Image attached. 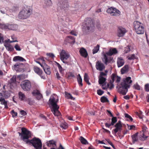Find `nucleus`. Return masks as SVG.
<instances>
[{
  "label": "nucleus",
  "instance_id": "6",
  "mask_svg": "<svg viewBox=\"0 0 149 149\" xmlns=\"http://www.w3.org/2000/svg\"><path fill=\"white\" fill-rule=\"evenodd\" d=\"M20 85L21 88L25 91H30L31 88V82L28 80H25L22 81Z\"/></svg>",
  "mask_w": 149,
  "mask_h": 149
},
{
  "label": "nucleus",
  "instance_id": "40",
  "mask_svg": "<svg viewBox=\"0 0 149 149\" xmlns=\"http://www.w3.org/2000/svg\"><path fill=\"white\" fill-rule=\"evenodd\" d=\"M0 102L1 104L4 105L7 103V101L5 100V98L3 97H0Z\"/></svg>",
  "mask_w": 149,
  "mask_h": 149
},
{
  "label": "nucleus",
  "instance_id": "37",
  "mask_svg": "<svg viewBox=\"0 0 149 149\" xmlns=\"http://www.w3.org/2000/svg\"><path fill=\"white\" fill-rule=\"evenodd\" d=\"M100 46L99 45H97V46L94 47L93 50V53L94 54L97 53L99 49Z\"/></svg>",
  "mask_w": 149,
  "mask_h": 149
},
{
  "label": "nucleus",
  "instance_id": "33",
  "mask_svg": "<svg viewBox=\"0 0 149 149\" xmlns=\"http://www.w3.org/2000/svg\"><path fill=\"white\" fill-rule=\"evenodd\" d=\"M47 146H48L50 147L51 145H53L55 146H56V142L53 140H50L47 142Z\"/></svg>",
  "mask_w": 149,
  "mask_h": 149
},
{
  "label": "nucleus",
  "instance_id": "34",
  "mask_svg": "<svg viewBox=\"0 0 149 149\" xmlns=\"http://www.w3.org/2000/svg\"><path fill=\"white\" fill-rule=\"evenodd\" d=\"M8 24H3L0 23V28L2 29L6 30L8 29Z\"/></svg>",
  "mask_w": 149,
  "mask_h": 149
},
{
  "label": "nucleus",
  "instance_id": "7",
  "mask_svg": "<svg viewBox=\"0 0 149 149\" xmlns=\"http://www.w3.org/2000/svg\"><path fill=\"white\" fill-rule=\"evenodd\" d=\"M86 27L85 29L86 33L89 31H92L94 29V24L93 20L91 18H88L85 20Z\"/></svg>",
  "mask_w": 149,
  "mask_h": 149
},
{
  "label": "nucleus",
  "instance_id": "25",
  "mask_svg": "<svg viewBox=\"0 0 149 149\" xmlns=\"http://www.w3.org/2000/svg\"><path fill=\"white\" fill-rule=\"evenodd\" d=\"M13 60L14 61H17L21 62L26 61V60L24 58L19 56H15L13 58Z\"/></svg>",
  "mask_w": 149,
  "mask_h": 149
},
{
  "label": "nucleus",
  "instance_id": "21",
  "mask_svg": "<svg viewBox=\"0 0 149 149\" xmlns=\"http://www.w3.org/2000/svg\"><path fill=\"white\" fill-rule=\"evenodd\" d=\"M59 107L52 109V111L55 116H59L61 115V113L58 110Z\"/></svg>",
  "mask_w": 149,
  "mask_h": 149
},
{
  "label": "nucleus",
  "instance_id": "16",
  "mask_svg": "<svg viewBox=\"0 0 149 149\" xmlns=\"http://www.w3.org/2000/svg\"><path fill=\"white\" fill-rule=\"evenodd\" d=\"M111 118V123H105V126L109 128L111 126H113L114 125V124L116 123L117 120V118L115 117H112Z\"/></svg>",
  "mask_w": 149,
  "mask_h": 149
},
{
  "label": "nucleus",
  "instance_id": "45",
  "mask_svg": "<svg viewBox=\"0 0 149 149\" xmlns=\"http://www.w3.org/2000/svg\"><path fill=\"white\" fill-rule=\"evenodd\" d=\"M56 65L59 69L60 72H61L63 71V68L61 65L58 63L56 62Z\"/></svg>",
  "mask_w": 149,
  "mask_h": 149
},
{
  "label": "nucleus",
  "instance_id": "19",
  "mask_svg": "<svg viewBox=\"0 0 149 149\" xmlns=\"http://www.w3.org/2000/svg\"><path fill=\"white\" fill-rule=\"evenodd\" d=\"M19 99L21 101H26L27 100V98L26 97L24 94L22 92H19L18 93Z\"/></svg>",
  "mask_w": 149,
  "mask_h": 149
},
{
  "label": "nucleus",
  "instance_id": "30",
  "mask_svg": "<svg viewBox=\"0 0 149 149\" xmlns=\"http://www.w3.org/2000/svg\"><path fill=\"white\" fill-rule=\"evenodd\" d=\"M138 133H136L132 136V142L134 143L135 142L137 141L138 140L137 138Z\"/></svg>",
  "mask_w": 149,
  "mask_h": 149
},
{
  "label": "nucleus",
  "instance_id": "36",
  "mask_svg": "<svg viewBox=\"0 0 149 149\" xmlns=\"http://www.w3.org/2000/svg\"><path fill=\"white\" fill-rule=\"evenodd\" d=\"M60 127L64 129H66L68 127V125L67 123L65 122H62L61 124Z\"/></svg>",
  "mask_w": 149,
  "mask_h": 149
},
{
  "label": "nucleus",
  "instance_id": "61",
  "mask_svg": "<svg viewBox=\"0 0 149 149\" xmlns=\"http://www.w3.org/2000/svg\"><path fill=\"white\" fill-rule=\"evenodd\" d=\"M36 62L37 63L39 64L42 67L44 65V64H45V63H41L39 61H36Z\"/></svg>",
  "mask_w": 149,
  "mask_h": 149
},
{
  "label": "nucleus",
  "instance_id": "3",
  "mask_svg": "<svg viewBox=\"0 0 149 149\" xmlns=\"http://www.w3.org/2000/svg\"><path fill=\"white\" fill-rule=\"evenodd\" d=\"M32 7L26 6L24 7L19 13L18 18L20 19H25L29 17L32 13Z\"/></svg>",
  "mask_w": 149,
  "mask_h": 149
},
{
  "label": "nucleus",
  "instance_id": "56",
  "mask_svg": "<svg viewBox=\"0 0 149 149\" xmlns=\"http://www.w3.org/2000/svg\"><path fill=\"white\" fill-rule=\"evenodd\" d=\"M70 33L72 34V35H74V36H77V32L74 30H72L70 32Z\"/></svg>",
  "mask_w": 149,
  "mask_h": 149
},
{
  "label": "nucleus",
  "instance_id": "60",
  "mask_svg": "<svg viewBox=\"0 0 149 149\" xmlns=\"http://www.w3.org/2000/svg\"><path fill=\"white\" fill-rule=\"evenodd\" d=\"M135 128V126L134 125H128V128L129 130H132Z\"/></svg>",
  "mask_w": 149,
  "mask_h": 149
},
{
  "label": "nucleus",
  "instance_id": "49",
  "mask_svg": "<svg viewBox=\"0 0 149 149\" xmlns=\"http://www.w3.org/2000/svg\"><path fill=\"white\" fill-rule=\"evenodd\" d=\"M114 74H115V79L116 78V83H118L120 81V77H118V76H117L116 74L115 73H113Z\"/></svg>",
  "mask_w": 149,
  "mask_h": 149
},
{
  "label": "nucleus",
  "instance_id": "55",
  "mask_svg": "<svg viewBox=\"0 0 149 149\" xmlns=\"http://www.w3.org/2000/svg\"><path fill=\"white\" fill-rule=\"evenodd\" d=\"M107 74L106 73H104L103 72H100V75L99 77H103V76H107Z\"/></svg>",
  "mask_w": 149,
  "mask_h": 149
},
{
  "label": "nucleus",
  "instance_id": "46",
  "mask_svg": "<svg viewBox=\"0 0 149 149\" xmlns=\"http://www.w3.org/2000/svg\"><path fill=\"white\" fill-rule=\"evenodd\" d=\"M125 117L129 119L131 121H133V119L127 113H125Z\"/></svg>",
  "mask_w": 149,
  "mask_h": 149
},
{
  "label": "nucleus",
  "instance_id": "53",
  "mask_svg": "<svg viewBox=\"0 0 149 149\" xmlns=\"http://www.w3.org/2000/svg\"><path fill=\"white\" fill-rule=\"evenodd\" d=\"M15 48L17 51H20L21 49L18 44H16L15 46Z\"/></svg>",
  "mask_w": 149,
  "mask_h": 149
},
{
  "label": "nucleus",
  "instance_id": "4",
  "mask_svg": "<svg viewBox=\"0 0 149 149\" xmlns=\"http://www.w3.org/2000/svg\"><path fill=\"white\" fill-rule=\"evenodd\" d=\"M118 53V51L116 48H112L109 49L108 52L103 54L104 58L102 61L104 64L107 65L110 63L111 60L110 57H108L107 55L111 56Z\"/></svg>",
  "mask_w": 149,
  "mask_h": 149
},
{
  "label": "nucleus",
  "instance_id": "15",
  "mask_svg": "<svg viewBox=\"0 0 149 149\" xmlns=\"http://www.w3.org/2000/svg\"><path fill=\"white\" fill-rule=\"evenodd\" d=\"M127 32L126 29L122 27H119L118 30L117 36L119 37L123 36Z\"/></svg>",
  "mask_w": 149,
  "mask_h": 149
},
{
  "label": "nucleus",
  "instance_id": "50",
  "mask_svg": "<svg viewBox=\"0 0 149 149\" xmlns=\"http://www.w3.org/2000/svg\"><path fill=\"white\" fill-rule=\"evenodd\" d=\"M97 94L99 95H101L103 94L104 91L101 90L99 89L97 90Z\"/></svg>",
  "mask_w": 149,
  "mask_h": 149
},
{
  "label": "nucleus",
  "instance_id": "5",
  "mask_svg": "<svg viewBox=\"0 0 149 149\" xmlns=\"http://www.w3.org/2000/svg\"><path fill=\"white\" fill-rule=\"evenodd\" d=\"M134 27L136 33L138 34H143L144 32V28L143 24L138 21L134 22Z\"/></svg>",
  "mask_w": 149,
  "mask_h": 149
},
{
  "label": "nucleus",
  "instance_id": "9",
  "mask_svg": "<svg viewBox=\"0 0 149 149\" xmlns=\"http://www.w3.org/2000/svg\"><path fill=\"white\" fill-rule=\"evenodd\" d=\"M60 57L61 60L65 63L68 64V62L65 61L69 57L70 55L65 50H63L61 51L60 54Z\"/></svg>",
  "mask_w": 149,
  "mask_h": 149
},
{
  "label": "nucleus",
  "instance_id": "2",
  "mask_svg": "<svg viewBox=\"0 0 149 149\" xmlns=\"http://www.w3.org/2000/svg\"><path fill=\"white\" fill-rule=\"evenodd\" d=\"M132 82V81L130 77H128L123 79L120 84L117 87L118 92L123 95H125L128 91V88H130Z\"/></svg>",
  "mask_w": 149,
  "mask_h": 149
},
{
  "label": "nucleus",
  "instance_id": "18",
  "mask_svg": "<svg viewBox=\"0 0 149 149\" xmlns=\"http://www.w3.org/2000/svg\"><path fill=\"white\" fill-rule=\"evenodd\" d=\"M45 73L47 74L50 75L51 74L50 67L46 63L42 67Z\"/></svg>",
  "mask_w": 149,
  "mask_h": 149
},
{
  "label": "nucleus",
  "instance_id": "54",
  "mask_svg": "<svg viewBox=\"0 0 149 149\" xmlns=\"http://www.w3.org/2000/svg\"><path fill=\"white\" fill-rule=\"evenodd\" d=\"M144 133V132H143V134L141 139V140L143 141L145 140L146 139H147L148 137V136H146L145 135Z\"/></svg>",
  "mask_w": 149,
  "mask_h": 149
},
{
  "label": "nucleus",
  "instance_id": "11",
  "mask_svg": "<svg viewBox=\"0 0 149 149\" xmlns=\"http://www.w3.org/2000/svg\"><path fill=\"white\" fill-rule=\"evenodd\" d=\"M15 70L17 72H23L24 71V65L22 63H17L13 66Z\"/></svg>",
  "mask_w": 149,
  "mask_h": 149
},
{
  "label": "nucleus",
  "instance_id": "8",
  "mask_svg": "<svg viewBox=\"0 0 149 149\" xmlns=\"http://www.w3.org/2000/svg\"><path fill=\"white\" fill-rule=\"evenodd\" d=\"M107 12L110 13L111 16H118L120 14V12L119 10L113 7L108 9Z\"/></svg>",
  "mask_w": 149,
  "mask_h": 149
},
{
  "label": "nucleus",
  "instance_id": "57",
  "mask_svg": "<svg viewBox=\"0 0 149 149\" xmlns=\"http://www.w3.org/2000/svg\"><path fill=\"white\" fill-rule=\"evenodd\" d=\"M11 112V114L13 117L17 116V113L16 112H15L13 110H12Z\"/></svg>",
  "mask_w": 149,
  "mask_h": 149
},
{
  "label": "nucleus",
  "instance_id": "20",
  "mask_svg": "<svg viewBox=\"0 0 149 149\" xmlns=\"http://www.w3.org/2000/svg\"><path fill=\"white\" fill-rule=\"evenodd\" d=\"M79 52L81 55L85 57L86 58L88 55L87 52L86 50L83 47L80 48L79 50Z\"/></svg>",
  "mask_w": 149,
  "mask_h": 149
},
{
  "label": "nucleus",
  "instance_id": "23",
  "mask_svg": "<svg viewBox=\"0 0 149 149\" xmlns=\"http://www.w3.org/2000/svg\"><path fill=\"white\" fill-rule=\"evenodd\" d=\"M33 70L36 74L40 76H41V75L42 73V70L37 66H35L34 67Z\"/></svg>",
  "mask_w": 149,
  "mask_h": 149
},
{
  "label": "nucleus",
  "instance_id": "38",
  "mask_svg": "<svg viewBox=\"0 0 149 149\" xmlns=\"http://www.w3.org/2000/svg\"><path fill=\"white\" fill-rule=\"evenodd\" d=\"M100 101L102 103H105L109 102V101L107 98L104 96H103L101 97Z\"/></svg>",
  "mask_w": 149,
  "mask_h": 149
},
{
  "label": "nucleus",
  "instance_id": "24",
  "mask_svg": "<svg viewBox=\"0 0 149 149\" xmlns=\"http://www.w3.org/2000/svg\"><path fill=\"white\" fill-rule=\"evenodd\" d=\"M8 29L12 30H16L18 29V26L16 24H8Z\"/></svg>",
  "mask_w": 149,
  "mask_h": 149
},
{
  "label": "nucleus",
  "instance_id": "48",
  "mask_svg": "<svg viewBox=\"0 0 149 149\" xmlns=\"http://www.w3.org/2000/svg\"><path fill=\"white\" fill-rule=\"evenodd\" d=\"M130 50V47L129 46H127L126 47L124 50V52L125 53H127L129 52Z\"/></svg>",
  "mask_w": 149,
  "mask_h": 149
},
{
  "label": "nucleus",
  "instance_id": "35",
  "mask_svg": "<svg viewBox=\"0 0 149 149\" xmlns=\"http://www.w3.org/2000/svg\"><path fill=\"white\" fill-rule=\"evenodd\" d=\"M80 140L81 143L83 144L86 145V144H88V143L86 140L82 136H81L80 137Z\"/></svg>",
  "mask_w": 149,
  "mask_h": 149
},
{
  "label": "nucleus",
  "instance_id": "62",
  "mask_svg": "<svg viewBox=\"0 0 149 149\" xmlns=\"http://www.w3.org/2000/svg\"><path fill=\"white\" fill-rule=\"evenodd\" d=\"M3 36H2V34L0 33V43H1V42H3Z\"/></svg>",
  "mask_w": 149,
  "mask_h": 149
},
{
  "label": "nucleus",
  "instance_id": "17",
  "mask_svg": "<svg viewBox=\"0 0 149 149\" xmlns=\"http://www.w3.org/2000/svg\"><path fill=\"white\" fill-rule=\"evenodd\" d=\"M32 94L34 96L37 95V98L38 100L41 99L42 98V95L40 93V91L37 90H34L32 92Z\"/></svg>",
  "mask_w": 149,
  "mask_h": 149
},
{
  "label": "nucleus",
  "instance_id": "59",
  "mask_svg": "<svg viewBox=\"0 0 149 149\" xmlns=\"http://www.w3.org/2000/svg\"><path fill=\"white\" fill-rule=\"evenodd\" d=\"M74 74L71 72L69 73L68 74V77L69 78H70L71 77H74Z\"/></svg>",
  "mask_w": 149,
  "mask_h": 149
},
{
  "label": "nucleus",
  "instance_id": "26",
  "mask_svg": "<svg viewBox=\"0 0 149 149\" xmlns=\"http://www.w3.org/2000/svg\"><path fill=\"white\" fill-rule=\"evenodd\" d=\"M66 40L68 43L71 44L74 43L75 42L74 38L71 36H67Z\"/></svg>",
  "mask_w": 149,
  "mask_h": 149
},
{
  "label": "nucleus",
  "instance_id": "39",
  "mask_svg": "<svg viewBox=\"0 0 149 149\" xmlns=\"http://www.w3.org/2000/svg\"><path fill=\"white\" fill-rule=\"evenodd\" d=\"M6 49L9 51H13L14 49L13 47L10 45H8L5 46Z\"/></svg>",
  "mask_w": 149,
  "mask_h": 149
},
{
  "label": "nucleus",
  "instance_id": "43",
  "mask_svg": "<svg viewBox=\"0 0 149 149\" xmlns=\"http://www.w3.org/2000/svg\"><path fill=\"white\" fill-rule=\"evenodd\" d=\"M133 87L135 89L138 90H139L140 89V86L137 83L134 85Z\"/></svg>",
  "mask_w": 149,
  "mask_h": 149
},
{
  "label": "nucleus",
  "instance_id": "27",
  "mask_svg": "<svg viewBox=\"0 0 149 149\" xmlns=\"http://www.w3.org/2000/svg\"><path fill=\"white\" fill-rule=\"evenodd\" d=\"M129 66L127 65H125L121 70V73L123 74L127 72L128 70Z\"/></svg>",
  "mask_w": 149,
  "mask_h": 149
},
{
  "label": "nucleus",
  "instance_id": "41",
  "mask_svg": "<svg viewBox=\"0 0 149 149\" xmlns=\"http://www.w3.org/2000/svg\"><path fill=\"white\" fill-rule=\"evenodd\" d=\"M4 97L6 98H8L10 96V94L8 91H5L3 92Z\"/></svg>",
  "mask_w": 149,
  "mask_h": 149
},
{
  "label": "nucleus",
  "instance_id": "42",
  "mask_svg": "<svg viewBox=\"0 0 149 149\" xmlns=\"http://www.w3.org/2000/svg\"><path fill=\"white\" fill-rule=\"evenodd\" d=\"M45 1L47 5L49 6H51L52 5V3L51 0H45Z\"/></svg>",
  "mask_w": 149,
  "mask_h": 149
},
{
  "label": "nucleus",
  "instance_id": "29",
  "mask_svg": "<svg viewBox=\"0 0 149 149\" xmlns=\"http://www.w3.org/2000/svg\"><path fill=\"white\" fill-rule=\"evenodd\" d=\"M65 94L66 97L68 99H70L73 100H74L75 98L73 97L72 95L69 93H68L66 92H65Z\"/></svg>",
  "mask_w": 149,
  "mask_h": 149
},
{
  "label": "nucleus",
  "instance_id": "14",
  "mask_svg": "<svg viewBox=\"0 0 149 149\" xmlns=\"http://www.w3.org/2000/svg\"><path fill=\"white\" fill-rule=\"evenodd\" d=\"M114 127H116V128L113 131L115 134H116L118 131H120L122 127L121 121L120 120H119L114 125Z\"/></svg>",
  "mask_w": 149,
  "mask_h": 149
},
{
  "label": "nucleus",
  "instance_id": "32",
  "mask_svg": "<svg viewBox=\"0 0 149 149\" xmlns=\"http://www.w3.org/2000/svg\"><path fill=\"white\" fill-rule=\"evenodd\" d=\"M99 79L98 82L100 84H103L106 80V78L103 77H99Z\"/></svg>",
  "mask_w": 149,
  "mask_h": 149
},
{
  "label": "nucleus",
  "instance_id": "28",
  "mask_svg": "<svg viewBox=\"0 0 149 149\" xmlns=\"http://www.w3.org/2000/svg\"><path fill=\"white\" fill-rule=\"evenodd\" d=\"M77 80L79 86H83L82 79L79 74L77 76Z\"/></svg>",
  "mask_w": 149,
  "mask_h": 149
},
{
  "label": "nucleus",
  "instance_id": "58",
  "mask_svg": "<svg viewBox=\"0 0 149 149\" xmlns=\"http://www.w3.org/2000/svg\"><path fill=\"white\" fill-rule=\"evenodd\" d=\"M20 113L23 116H25L27 114L26 112L23 110H21Z\"/></svg>",
  "mask_w": 149,
  "mask_h": 149
},
{
  "label": "nucleus",
  "instance_id": "10",
  "mask_svg": "<svg viewBox=\"0 0 149 149\" xmlns=\"http://www.w3.org/2000/svg\"><path fill=\"white\" fill-rule=\"evenodd\" d=\"M58 99L57 97L55 96L51 97L49 100V103L52 107V109L58 107L57 104Z\"/></svg>",
  "mask_w": 149,
  "mask_h": 149
},
{
  "label": "nucleus",
  "instance_id": "51",
  "mask_svg": "<svg viewBox=\"0 0 149 149\" xmlns=\"http://www.w3.org/2000/svg\"><path fill=\"white\" fill-rule=\"evenodd\" d=\"M135 58V56L134 54H132L128 58L129 60H133Z\"/></svg>",
  "mask_w": 149,
  "mask_h": 149
},
{
  "label": "nucleus",
  "instance_id": "64",
  "mask_svg": "<svg viewBox=\"0 0 149 149\" xmlns=\"http://www.w3.org/2000/svg\"><path fill=\"white\" fill-rule=\"evenodd\" d=\"M124 98L127 100H129L130 98V97L128 95H127L123 97Z\"/></svg>",
  "mask_w": 149,
  "mask_h": 149
},
{
  "label": "nucleus",
  "instance_id": "47",
  "mask_svg": "<svg viewBox=\"0 0 149 149\" xmlns=\"http://www.w3.org/2000/svg\"><path fill=\"white\" fill-rule=\"evenodd\" d=\"M144 89L146 92H149V84H147L145 85Z\"/></svg>",
  "mask_w": 149,
  "mask_h": 149
},
{
  "label": "nucleus",
  "instance_id": "63",
  "mask_svg": "<svg viewBox=\"0 0 149 149\" xmlns=\"http://www.w3.org/2000/svg\"><path fill=\"white\" fill-rule=\"evenodd\" d=\"M147 129V128L146 126H143L142 127V131L143 132L145 133Z\"/></svg>",
  "mask_w": 149,
  "mask_h": 149
},
{
  "label": "nucleus",
  "instance_id": "31",
  "mask_svg": "<svg viewBox=\"0 0 149 149\" xmlns=\"http://www.w3.org/2000/svg\"><path fill=\"white\" fill-rule=\"evenodd\" d=\"M84 81L89 85L91 84V83L89 82V78L87 74L85 73L84 75Z\"/></svg>",
  "mask_w": 149,
  "mask_h": 149
},
{
  "label": "nucleus",
  "instance_id": "22",
  "mask_svg": "<svg viewBox=\"0 0 149 149\" xmlns=\"http://www.w3.org/2000/svg\"><path fill=\"white\" fill-rule=\"evenodd\" d=\"M124 60L121 57L118 58L117 61L118 67L119 68L123 65L124 64Z\"/></svg>",
  "mask_w": 149,
  "mask_h": 149
},
{
  "label": "nucleus",
  "instance_id": "52",
  "mask_svg": "<svg viewBox=\"0 0 149 149\" xmlns=\"http://www.w3.org/2000/svg\"><path fill=\"white\" fill-rule=\"evenodd\" d=\"M47 56H49V57L52 58H53L55 57L54 55L52 53H47L46 54Z\"/></svg>",
  "mask_w": 149,
  "mask_h": 149
},
{
  "label": "nucleus",
  "instance_id": "44",
  "mask_svg": "<svg viewBox=\"0 0 149 149\" xmlns=\"http://www.w3.org/2000/svg\"><path fill=\"white\" fill-rule=\"evenodd\" d=\"M16 81V77L13 76L10 79V84L15 83Z\"/></svg>",
  "mask_w": 149,
  "mask_h": 149
},
{
  "label": "nucleus",
  "instance_id": "1",
  "mask_svg": "<svg viewBox=\"0 0 149 149\" xmlns=\"http://www.w3.org/2000/svg\"><path fill=\"white\" fill-rule=\"evenodd\" d=\"M21 131V132L18 133L22 140L26 143L31 144L35 149H42V144L39 138L34 137L32 139L29 140V139L31 137V132L25 127H22Z\"/></svg>",
  "mask_w": 149,
  "mask_h": 149
},
{
  "label": "nucleus",
  "instance_id": "12",
  "mask_svg": "<svg viewBox=\"0 0 149 149\" xmlns=\"http://www.w3.org/2000/svg\"><path fill=\"white\" fill-rule=\"evenodd\" d=\"M115 74H112L111 76L112 80H110L109 83H108L106 86L107 88H109L110 90L112 89L114 87L113 83L115 81Z\"/></svg>",
  "mask_w": 149,
  "mask_h": 149
},
{
  "label": "nucleus",
  "instance_id": "13",
  "mask_svg": "<svg viewBox=\"0 0 149 149\" xmlns=\"http://www.w3.org/2000/svg\"><path fill=\"white\" fill-rule=\"evenodd\" d=\"M95 67L96 69L100 71H102L105 68V66L101 61H98L96 62Z\"/></svg>",
  "mask_w": 149,
  "mask_h": 149
}]
</instances>
